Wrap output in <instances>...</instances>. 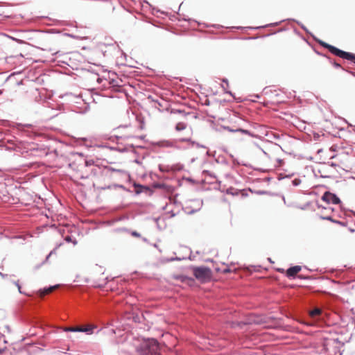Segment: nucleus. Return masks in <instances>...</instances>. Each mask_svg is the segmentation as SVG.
Listing matches in <instances>:
<instances>
[{"instance_id": "nucleus-1", "label": "nucleus", "mask_w": 355, "mask_h": 355, "mask_svg": "<svg viewBox=\"0 0 355 355\" xmlns=\"http://www.w3.org/2000/svg\"><path fill=\"white\" fill-rule=\"evenodd\" d=\"M90 175L91 169L87 162H85L73 171L71 178L76 184L87 186L91 183Z\"/></svg>"}, {"instance_id": "nucleus-2", "label": "nucleus", "mask_w": 355, "mask_h": 355, "mask_svg": "<svg viewBox=\"0 0 355 355\" xmlns=\"http://www.w3.org/2000/svg\"><path fill=\"white\" fill-rule=\"evenodd\" d=\"M139 355H161L160 346L155 338L144 340L137 348Z\"/></svg>"}, {"instance_id": "nucleus-3", "label": "nucleus", "mask_w": 355, "mask_h": 355, "mask_svg": "<svg viewBox=\"0 0 355 355\" xmlns=\"http://www.w3.org/2000/svg\"><path fill=\"white\" fill-rule=\"evenodd\" d=\"M193 272L194 277L201 283L209 281L212 277V271L207 266H196L193 267Z\"/></svg>"}, {"instance_id": "nucleus-4", "label": "nucleus", "mask_w": 355, "mask_h": 355, "mask_svg": "<svg viewBox=\"0 0 355 355\" xmlns=\"http://www.w3.org/2000/svg\"><path fill=\"white\" fill-rule=\"evenodd\" d=\"M318 43L322 47L327 49L329 51L332 53L333 55L337 56V57H345V56H349L348 54L345 53V51L343 50H341L333 45H331L328 43H326L325 42L320 40H316L315 39Z\"/></svg>"}, {"instance_id": "nucleus-5", "label": "nucleus", "mask_w": 355, "mask_h": 355, "mask_svg": "<svg viewBox=\"0 0 355 355\" xmlns=\"http://www.w3.org/2000/svg\"><path fill=\"white\" fill-rule=\"evenodd\" d=\"M112 98H126L127 92L123 86L119 85L117 82L112 78Z\"/></svg>"}, {"instance_id": "nucleus-6", "label": "nucleus", "mask_w": 355, "mask_h": 355, "mask_svg": "<svg viewBox=\"0 0 355 355\" xmlns=\"http://www.w3.org/2000/svg\"><path fill=\"white\" fill-rule=\"evenodd\" d=\"M322 200L326 202L328 204L339 205L341 203V200L339 197L330 191H325L322 198Z\"/></svg>"}, {"instance_id": "nucleus-7", "label": "nucleus", "mask_w": 355, "mask_h": 355, "mask_svg": "<svg viewBox=\"0 0 355 355\" xmlns=\"http://www.w3.org/2000/svg\"><path fill=\"white\" fill-rule=\"evenodd\" d=\"M286 20H288V21H293L296 22L301 27V28L303 29L306 33L311 34V33L309 31L307 28L303 24H302L300 21H297V20H295L294 19H283V20H282V21H280L279 22L270 23V24H266L265 26H258V27L252 28L253 29H259V28H266V27H268V26H277L279 24H281L282 22L285 21Z\"/></svg>"}, {"instance_id": "nucleus-8", "label": "nucleus", "mask_w": 355, "mask_h": 355, "mask_svg": "<svg viewBox=\"0 0 355 355\" xmlns=\"http://www.w3.org/2000/svg\"><path fill=\"white\" fill-rule=\"evenodd\" d=\"M178 139H172V140H162L155 143V146L159 147H165V148H177Z\"/></svg>"}, {"instance_id": "nucleus-9", "label": "nucleus", "mask_w": 355, "mask_h": 355, "mask_svg": "<svg viewBox=\"0 0 355 355\" xmlns=\"http://www.w3.org/2000/svg\"><path fill=\"white\" fill-rule=\"evenodd\" d=\"M114 51H116L117 54H120V57H117L116 60V64L118 66L120 65H126L125 63V59H126V54L120 49L119 45H116V47H114Z\"/></svg>"}, {"instance_id": "nucleus-10", "label": "nucleus", "mask_w": 355, "mask_h": 355, "mask_svg": "<svg viewBox=\"0 0 355 355\" xmlns=\"http://www.w3.org/2000/svg\"><path fill=\"white\" fill-rule=\"evenodd\" d=\"M302 270L300 266H294L288 268L286 270V275L289 279H294L296 277L297 273H298Z\"/></svg>"}, {"instance_id": "nucleus-11", "label": "nucleus", "mask_w": 355, "mask_h": 355, "mask_svg": "<svg viewBox=\"0 0 355 355\" xmlns=\"http://www.w3.org/2000/svg\"><path fill=\"white\" fill-rule=\"evenodd\" d=\"M223 128L225 130H227V131H229L230 132H241L243 134L247 135L252 137H255V135L254 133L251 132L250 131H249L248 130H245V129H242V128L233 129L229 126H223Z\"/></svg>"}, {"instance_id": "nucleus-12", "label": "nucleus", "mask_w": 355, "mask_h": 355, "mask_svg": "<svg viewBox=\"0 0 355 355\" xmlns=\"http://www.w3.org/2000/svg\"><path fill=\"white\" fill-rule=\"evenodd\" d=\"M174 279L180 281L182 283L187 284L189 285L192 284L194 282V279L191 277H188L184 275H177L174 276Z\"/></svg>"}, {"instance_id": "nucleus-13", "label": "nucleus", "mask_w": 355, "mask_h": 355, "mask_svg": "<svg viewBox=\"0 0 355 355\" xmlns=\"http://www.w3.org/2000/svg\"><path fill=\"white\" fill-rule=\"evenodd\" d=\"M134 187L136 189L135 193L139 195L143 192H152V190L147 186H144L139 184L135 183Z\"/></svg>"}, {"instance_id": "nucleus-14", "label": "nucleus", "mask_w": 355, "mask_h": 355, "mask_svg": "<svg viewBox=\"0 0 355 355\" xmlns=\"http://www.w3.org/2000/svg\"><path fill=\"white\" fill-rule=\"evenodd\" d=\"M96 328V327L93 324H87L85 327H78V332H85L87 334H91L93 333V330Z\"/></svg>"}, {"instance_id": "nucleus-15", "label": "nucleus", "mask_w": 355, "mask_h": 355, "mask_svg": "<svg viewBox=\"0 0 355 355\" xmlns=\"http://www.w3.org/2000/svg\"><path fill=\"white\" fill-rule=\"evenodd\" d=\"M58 287V286L57 285V286H50L48 288H45L44 290H40L39 291L40 297H44V295L52 293Z\"/></svg>"}, {"instance_id": "nucleus-16", "label": "nucleus", "mask_w": 355, "mask_h": 355, "mask_svg": "<svg viewBox=\"0 0 355 355\" xmlns=\"http://www.w3.org/2000/svg\"><path fill=\"white\" fill-rule=\"evenodd\" d=\"M324 56L325 58H327V59L329 61V62L336 69H341L343 71H346L349 73H352L351 71H349L347 70H346L345 68H343L339 63H338L337 62L334 61V60H332V59L328 56V55H324Z\"/></svg>"}, {"instance_id": "nucleus-17", "label": "nucleus", "mask_w": 355, "mask_h": 355, "mask_svg": "<svg viewBox=\"0 0 355 355\" xmlns=\"http://www.w3.org/2000/svg\"><path fill=\"white\" fill-rule=\"evenodd\" d=\"M322 313V310L319 308H315L309 312V315L312 318H315L320 316Z\"/></svg>"}, {"instance_id": "nucleus-18", "label": "nucleus", "mask_w": 355, "mask_h": 355, "mask_svg": "<svg viewBox=\"0 0 355 355\" xmlns=\"http://www.w3.org/2000/svg\"><path fill=\"white\" fill-rule=\"evenodd\" d=\"M345 53L348 54L349 56L340 58L346 60L352 61L354 64H355V54L347 51H345Z\"/></svg>"}, {"instance_id": "nucleus-19", "label": "nucleus", "mask_w": 355, "mask_h": 355, "mask_svg": "<svg viewBox=\"0 0 355 355\" xmlns=\"http://www.w3.org/2000/svg\"><path fill=\"white\" fill-rule=\"evenodd\" d=\"M187 127V124L184 122H179L175 125V130L177 131L184 130Z\"/></svg>"}, {"instance_id": "nucleus-20", "label": "nucleus", "mask_w": 355, "mask_h": 355, "mask_svg": "<svg viewBox=\"0 0 355 355\" xmlns=\"http://www.w3.org/2000/svg\"><path fill=\"white\" fill-rule=\"evenodd\" d=\"M226 193L230 194L232 196H236V195H238L239 191H238V190L235 189L233 187H230L226 190Z\"/></svg>"}, {"instance_id": "nucleus-21", "label": "nucleus", "mask_w": 355, "mask_h": 355, "mask_svg": "<svg viewBox=\"0 0 355 355\" xmlns=\"http://www.w3.org/2000/svg\"><path fill=\"white\" fill-rule=\"evenodd\" d=\"M301 182H302V180L300 178H295L294 180H292V184L294 187L299 186L301 184Z\"/></svg>"}, {"instance_id": "nucleus-22", "label": "nucleus", "mask_w": 355, "mask_h": 355, "mask_svg": "<svg viewBox=\"0 0 355 355\" xmlns=\"http://www.w3.org/2000/svg\"><path fill=\"white\" fill-rule=\"evenodd\" d=\"M78 327H65L64 328V331H72V332H78Z\"/></svg>"}, {"instance_id": "nucleus-23", "label": "nucleus", "mask_w": 355, "mask_h": 355, "mask_svg": "<svg viewBox=\"0 0 355 355\" xmlns=\"http://www.w3.org/2000/svg\"><path fill=\"white\" fill-rule=\"evenodd\" d=\"M202 173L204 175H209V177L213 178H216V176L213 173H211V171H207V170H204L202 171Z\"/></svg>"}, {"instance_id": "nucleus-24", "label": "nucleus", "mask_w": 355, "mask_h": 355, "mask_svg": "<svg viewBox=\"0 0 355 355\" xmlns=\"http://www.w3.org/2000/svg\"><path fill=\"white\" fill-rule=\"evenodd\" d=\"M320 218L325 220H329L332 223L336 220V219H334L331 216H320Z\"/></svg>"}, {"instance_id": "nucleus-25", "label": "nucleus", "mask_w": 355, "mask_h": 355, "mask_svg": "<svg viewBox=\"0 0 355 355\" xmlns=\"http://www.w3.org/2000/svg\"><path fill=\"white\" fill-rule=\"evenodd\" d=\"M292 176H293V174L284 176L282 173H280L278 175V180H281L284 178H290Z\"/></svg>"}, {"instance_id": "nucleus-26", "label": "nucleus", "mask_w": 355, "mask_h": 355, "mask_svg": "<svg viewBox=\"0 0 355 355\" xmlns=\"http://www.w3.org/2000/svg\"><path fill=\"white\" fill-rule=\"evenodd\" d=\"M334 223L343 226V227L347 226V222H345V221H341V220H336L335 221H334Z\"/></svg>"}, {"instance_id": "nucleus-27", "label": "nucleus", "mask_w": 355, "mask_h": 355, "mask_svg": "<svg viewBox=\"0 0 355 355\" xmlns=\"http://www.w3.org/2000/svg\"><path fill=\"white\" fill-rule=\"evenodd\" d=\"M178 141L190 142L191 144V141H193L190 138H181V139H178Z\"/></svg>"}, {"instance_id": "nucleus-28", "label": "nucleus", "mask_w": 355, "mask_h": 355, "mask_svg": "<svg viewBox=\"0 0 355 355\" xmlns=\"http://www.w3.org/2000/svg\"><path fill=\"white\" fill-rule=\"evenodd\" d=\"M172 168H173V170L180 171V170L182 169L183 166L182 164H177V165L173 166Z\"/></svg>"}, {"instance_id": "nucleus-29", "label": "nucleus", "mask_w": 355, "mask_h": 355, "mask_svg": "<svg viewBox=\"0 0 355 355\" xmlns=\"http://www.w3.org/2000/svg\"><path fill=\"white\" fill-rule=\"evenodd\" d=\"M184 258H180V257H171L170 259H167V261L168 262H171V261H181L182 259H183Z\"/></svg>"}, {"instance_id": "nucleus-30", "label": "nucleus", "mask_w": 355, "mask_h": 355, "mask_svg": "<svg viewBox=\"0 0 355 355\" xmlns=\"http://www.w3.org/2000/svg\"><path fill=\"white\" fill-rule=\"evenodd\" d=\"M191 144L193 145H196L198 148H206V146L202 145V144H200L199 143H197L194 141H191Z\"/></svg>"}, {"instance_id": "nucleus-31", "label": "nucleus", "mask_w": 355, "mask_h": 355, "mask_svg": "<svg viewBox=\"0 0 355 355\" xmlns=\"http://www.w3.org/2000/svg\"><path fill=\"white\" fill-rule=\"evenodd\" d=\"M222 87L224 89L225 92L226 94H230L231 96H234V95H233V94L232 93V92H231V91L226 90V88L225 87V86H224V85H222Z\"/></svg>"}, {"instance_id": "nucleus-32", "label": "nucleus", "mask_w": 355, "mask_h": 355, "mask_svg": "<svg viewBox=\"0 0 355 355\" xmlns=\"http://www.w3.org/2000/svg\"><path fill=\"white\" fill-rule=\"evenodd\" d=\"M133 320L135 322H141V318L139 316L137 315L135 317H133Z\"/></svg>"}, {"instance_id": "nucleus-33", "label": "nucleus", "mask_w": 355, "mask_h": 355, "mask_svg": "<svg viewBox=\"0 0 355 355\" xmlns=\"http://www.w3.org/2000/svg\"><path fill=\"white\" fill-rule=\"evenodd\" d=\"M255 193L259 195H263V194H266L267 193V191H263V190H259V191H257Z\"/></svg>"}, {"instance_id": "nucleus-34", "label": "nucleus", "mask_w": 355, "mask_h": 355, "mask_svg": "<svg viewBox=\"0 0 355 355\" xmlns=\"http://www.w3.org/2000/svg\"><path fill=\"white\" fill-rule=\"evenodd\" d=\"M271 136H272V138H274L275 139H280V136L279 135H277V134L271 133Z\"/></svg>"}, {"instance_id": "nucleus-35", "label": "nucleus", "mask_w": 355, "mask_h": 355, "mask_svg": "<svg viewBox=\"0 0 355 355\" xmlns=\"http://www.w3.org/2000/svg\"><path fill=\"white\" fill-rule=\"evenodd\" d=\"M132 236H137V237L140 236V234H139V233H138V232H136V231L132 232Z\"/></svg>"}, {"instance_id": "nucleus-36", "label": "nucleus", "mask_w": 355, "mask_h": 355, "mask_svg": "<svg viewBox=\"0 0 355 355\" xmlns=\"http://www.w3.org/2000/svg\"><path fill=\"white\" fill-rule=\"evenodd\" d=\"M237 164H239V165L245 166L246 167H251V166L250 164H245V163L237 162Z\"/></svg>"}, {"instance_id": "nucleus-37", "label": "nucleus", "mask_w": 355, "mask_h": 355, "mask_svg": "<svg viewBox=\"0 0 355 355\" xmlns=\"http://www.w3.org/2000/svg\"><path fill=\"white\" fill-rule=\"evenodd\" d=\"M112 150H118V151H121V152L123 151V150H122V149H120V148H116V147H113V146L112 147Z\"/></svg>"}, {"instance_id": "nucleus-38", "label": "nucleus", "mask_w": 355, "mask_h": 355, "mask_svg": "<svg viewBox=\"0 0 355 355\" xmlns=\"http://www.w3.org/2000/svg\"><path fill=\"white\" fill-rule=\"evenodd\" d=\"M209 26L214 27V28H220V27H223L222 26H220V25H218V24H211V25H210Z\"/></svg>"}, {"instance_id": "nucleus-39", "label": "nucleus", "mask_w": 355, "mask_h": 355, "mask_svg": "<svg viewBox=\"0 0 355 355\" xmlns=\"http://www.w3.org/2000/svg\"><path fill=\"white\" fill-rule=\"evenodd\" d=\"M223 83H225L227 87L229 86L228 80H227V78H223Z\"/></svg>"}, {"instance_id": "nucleus-40", "label": "nucleus", "mask_w": 355, "mask_h": 355, "mask_svg": "<svg viewBox=\"0 0 355 355\" xmlns=\"http://www.w3.org/2000/svg\"><path fill=\"white\" fill-rule=\"evenodd\" d=\"M254 170H257V171H262V172H266V170L265 169H262V168H254Z\"/></svg>"}, {"instance_id": "nucleus-41", "label": "nucleus", "mask_w": 355, "mask_h": 355, "mask_svg": "<svg viewBox=\"0 0 355 355\" xmlns=\"http://www.w3.org/2000/svg\"><path fill=\"white\" fill-rule=\"evenodd\" d=\"M196 211H197V210L192 209V210H191L190 211H189V212H188V214H193V213H195V212H196Z\"/></svg>"}, {"instance_id": "nucleus-42", "label": "nucleus", "mask_w": 355, "mask_h": 355, "mask_svg": "<svg viewBox=\"0 0 355 355\" xmlns=\"http://www.w3.org/2000/svg\"><path fill=\"white\" fill-rule=\"evenodd\" d=\"M349 231L352 233L354 232H355V230L354 228H352V227H349Z\"/></svg>"}, {"instance_id": "nucleus-43", "label": "nucleus", "mask_w": 355, "mask_h": 355, "mask_svg": "<svg viewBox=\"0 0 355 355\" xmlns=\"http://www.w3.org/2000/svg\"><path fill=\"white\" fill-rule=\"evenodd\" d=\"M187 180L189 181V182H194L192 178H187Z\"/></svg>"}, {"instance_id": "nucleus-44", "label": "nucleus", "mask_w": 355, "mask_h": 355, "mask_svg": "<svg viewBox=\"0 0 355 355\" xmlns=\"http://www.w3.org/2000/svg\"><path fill=\"white\" fill-rule=\"evenodd\" d=\"M230 272V268L224 269V272Z\"/></svg>"}, {"instance_id": "nucleus-45", "label": "nucleus", "mask_w": 355, "mask_h": 355, "mask_svg": "<svg viewBox=\"0 0 355 355\" xmlns=\"http://www.w3.org/2000/svg\"><path fill=\"white\" fill-rule=\"evenodd\" d=\"M114 187H123L122 185H119V184H114Z\"/></svg>"}, {"instance_id": "nucleus-46", "label": "nucleus", "mask_w": 355, "mask_h": 355, "mask_svg": "<svg viewBox=\"0 0 355 355\" xmlns=\"http://www.w3.org/2000/svg\"><path fill=\"white\" fill-rule=\"evenodd\" d=\"M170 213H171L172 217H174L176 215L175 213H173V211H171Z\"/></svg>"}, {"instance_id": "nucleus-47", "label": "nucleus", "mask_w": 355, "mask_h": 355, "mask_svg": "<svg viewBox=\"0 0 355 355\" xmlns=\"http://www.w3.org/2000/svg\"><path fill=\"white\" fill-rule=\"evenodd\" d=\"M318 208H320V207H322V206H321V205H320L319 204H318ZM322 208H323V209H327L326 207H322Z\"/></svg>"}, {"instance_id": "nucleus-48", "label": "nucleus", "mask_w": 355, "mask_h": 355, "mask_svg": "<svg viewBox=\"0 0 355 355\" xmlns=\"http://www.w3.org/2000/svg\"><path fill=\"white\" fill-rule=\"evenodd\" d=\"M298 277L300 279H305V277H302V275H299Z\"/></svg>"}, {"instance_id": "nucleus-49", "label": "nucleus", "mask_w": 355, "mask_h": 355, "mask_svg": "<svg viewBox=\"0 0 355 355\" xmlns=\"http://www.w3.org/2000/svg\"><path fill=\"white\" fill-rule=\"evenodd\" d=\"M114 137L116 138V139H119V137H118L117 135H114ZM112 137H113V135H112Z\"/></svg>"}, {"instance_id": "nucleus-50", "label": "nucleus", "mask_w": 355, "mask_h": 355, "mask_svg": "<svg viewBox=\"0 0 355 355\" xmlns=\"http://www.w3.org/2000/svg\"><path fill=\"white\" fill-rule=\"evenodd\" d=\"M235 28H236V29H241V28H242V27H241V26H238V27H235Z\"/></svg>"}, {"instance_id": "nucleus-51", "label": "nucleus", "mask_w": 355, "mask_h": 355, "mask_svg": "<svg viewBox=\"0 0 355 355\" xmlns=\"http://www.w3.org/2000/svg\"><path fill=\"white\" fill-rule=\"evenodd\" d=\"M336 164H334V163H333V162L331 164V166H336Z\"/></svg>"}, {"instance_id": "nucleus-52", "label": "nucleus", "mask_w": 355, "mask_h": 355, "mask_svg": "<svg viewBox=\"0 0 355 355\" xmlns=\"http://www.w3.org/2000/svg\"><path fill=\"white\" fill-rule=\"evenodd\" d=\"M268 261H269L270 262L272 263V260H271V259H270V258H268Z\"/></svg>"}, {"instance_id": "nucleus-53", "label": "nucleus", "mask_w": 355, "mask_h": 355, "mask_svg": "<svg viewBox=\"0 0 355 355\" xmlns=\"http://www.w3.org/2000/svg\"><path fill=\"white\" fill-rule=\"evenodd\" d=\"M271 180V178H267V180L270 181Z\"/></svg>"}, {"instance_id": "nucleus-54", "label": "nucleus", "mask_w": 355, "mask_h": 355, "mask_svg": "<svg viewBox=\"0 0 355 355\" xmlns=\"http://www.w3.org/2000/svg\"><path fill=\"white\" fill-rule=\"evenodd\" d=\"M316 53H318V55H322L320 53H319V51H315Z\"/></svg>"}, {"instance_id": "nucleus-55", "label": "nucleus", "mask_w": 355, "mask_h": 355, "mask_svg": "<svg viewBox=\"0 0 355 355\" xmlns=\"http://www.w3.org/2000/svg\"><path fill=\"white\" fill-rule=\"evenodd\" d=\"M153 246H154L155 248H157V244H154V245H153Z\"/></svg>"}, {"instance_id": "nucleus-56", "label": "nucleus", "mask_w": 355, "mask_h": 355, "mask_svg": "<svg viewBox=\"0 0 355 355\" xmlns=\"http://www.w3.org/2000/svg\"><path fill=\"white\" fill-rule=\"evenodd\" d=\"M103 286V284H98V286H99V287H101V286Z\"/></svg>"}, {"instance_id": "nucleus-57", "label": "nucleus", "mask_w": 355, "mask_h": 355, "mask_svg": "<svg viewBox=\"0 0 355 355\" xmlns=\"http://www.w3.org/2000/svg\"><path fill=\"white\" fill-rule=\"evenodd\" d=\"M112 172L115 171V169H114V168H112Z\"/></svg>"}, {"instance_id": "nucleus-58", "label": "nucleus", "mask_w": 355, "mask_h": 355, "mask_svg": "<svg viewBox=\"0 0 355 355\" xmlns=\"http://www.w3.org/2000/svg\"><path fill=\"white\" fill-rule=\"evenodd\" d=\"M352 213L354 214V216H355V212L354 211H352Z\"/></svg>"}]
</instances>
